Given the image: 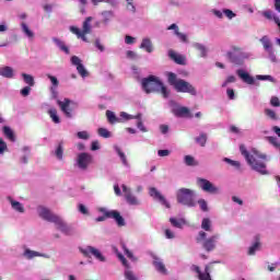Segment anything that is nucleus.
I'll list each match as a JSON object with an SVG mask.
<instances>
[{
	"instance_id": "1",
	"label": "nucleus",
	"mask_w": 280,
	"mask_h": 280,
	"mask_svg": "<svg viewBox=\"0 0 280 280\" xmlns=\"http://www.w3.org/2000/svg\"><path fill=\"white\" fill-rule=\"evenodd\" d=\"M240 151L243 158L246 159V162L249 165V167H252L254 172H258L262 176L269 175V172L267 171V164L256 160L257 158L259 160L265 161L267 160V154L258 151L257 149H252V154H250L249 151L246 150L245 144L240 145Z\"/></svg>"
},
{
	"instance_id": "2",
	"label": "nucleus",
	"mask_w": 280,
	"mask_h": 280,
	"mask_svg": "<svg viewBox=\"0 0 280 280\" xmlns=\"http://www.w3.org/2000/svg\"><path fill=\"white\" fill-rule=\"evenodd\" d=\"M38 215L47 222L56 224L57 230L67 236L73 235V229L69 226L59 215L51 213V211L43 206L38 207Z\"/></svg>"
},
{
	"instance_id": "3",
	"label": "nucleus",
	"mask_w": 280,
	"mask_h": 280,
	"mask_svg": "<svg viewBox=\"0 0 280 280\" xmlns=\"http://www.w3.org/2000/svg\"><path fill=\"white\" fill-rule=\"evenodd\" d=\"M167 83L176 90L178 93H188L191 96H196L197 92L195 86L184 79H177V74L174 72L166 73Z\"/></svg>"
},
{
	"instance_id": "4",
	"label": "nucleus",
	"mask_w": 280,
	"mask_h": 280,
	"mask_svg": "<svg viewBox=\"0 0 280 280\" xmlns=\"http://www.w3.org/2000/svg\"><path fill=\"white\" fill-rule=\"evenodd\" d=\"M220 235L213 234L211 237L207 238V233L203 231H200L199 234L196 237L197 244H201L203 250L211 253L217 249V243L219 241Z\"/></svg>"
},
{
	"instance_id": "5",
	"label": "nucleus",
	"mask_w": 280,
	"mask_h": 280,
	"mask_svg": "<svg viewBox=\"0 0 280 280\" xmlns=\"http://www.w3.org/2000/svg\"><path fill=\"white\" fill-rule=\"evenodd\" d=\"M163 81L153 74L142 79V90L145 92V94L160 92V88H163Z\"/></svg>"
},
{
	"instance_id": "6",
	"label": "nucleus",
	"mask_w": 280,
	"mask_h": 280,
	"mask_svg": "<svg viewBox=\"0 0 280 280\" xmlns=\"http://www.w3.org/2000/svg\"><path fill=\"white\" fill-rule=\"evenodd\" d=\"M195 191L188 188H182L177 190V202L184 205L188 208H194L195 202Z\"/></svg>"
},
{
	"instance_id": "7",
	"label": "nucleus",
	"mask_w": 280,
	"mask_h": 280,
	"mask_svg": "<svg viewBox=\"0 0 280 280\" xmlns=\"http://www.w3.org/2000/svg\"><path fill=\"white\" fill-rule=\"evenodd\" d=\"M92 18L89 16L85 19L84 23H82V31L75 26H70V32H72L77 38H81L82 42H89L86 38V35H90L92 33V26H91Z\"/></svg>"
},
{
	"instance_id": "8",
	"label": "nucleus",
	"mask_w": 280,
	"mask_h": 280,
	"mask_svg": "<svg viewBox=\"0 0 280 280\" xmlns=\"http://www.w3.org/2000/svg\"><path fill=\"white\" fill-rule=\"evenodd\" d=\"M100 212H102L104 215L98 217L96 219V222H104L106 219H114L116 224H118V226H125L126 222L124 217L119 213V211L117 210H106L104 208L100 209Z\"/></svg>"
},
{
	"instance_id": "9",
	"label": "nucleus",
	"mask_w": 280,
	"mask_h": 280,
	"mask_svg": "<svg viewBox=\"0 0 280 280\" xmlns=\"http://www.w3.org/2000/svg\"><path fill=\"white\" fill-rule=\"evenodd\" d=\"M80 252L85 257H91L92 255L94 258L98 259L102 262L106 261V258L102 255L98 248L88 246L85 248H80Z\"/></svg>"
},
{
	"instance_id": "10",
	"label": "nucleus",
	"mask_w": 280,
	"mask_h": 280,
	"mask_svg": "<svg viewBox=\"0 0 280 280\" xmlns=\"http://www.w3.org/2000/svg\"><path fill=\"white\" fill-rule=\"evenodd\" d=\"M197 184H199V187L208 194L217 195L219 192V188L213 186V184L206 178L197 179Z\"/></svg>"
},
{
	"instance_id": "11",
	"label": "nucleus",
	"mask_w": 280,
	"mask_h": 280,
	"mask_svg": "<svg viewBox=\"0 0 280 280\" xmlns=\"http://www.w3.org/2000/svg\"><path fill=\"white\" fill-rule=\"evenodd\" d=\"M57 105L61 108L65 116L72 118L74 103L71 100L65 98L63 102L57 101Z\"/></svg>"
},
{
	"instance_id": "12",
	"label": "nucleus",
	"mask_w": 280,
	"mask_h": 280,
	"mask_svg": "<svg viewBox=\"0 0 280 280\" xmlns=\"http://www.w3.org/2000/svg\"><path fill=\"white\" fill-rule=\"evenodd\" d=\"M211 265L212 264L206 266V268L203 269V273L200 271V267L196 265H191L190 270L197 273L199 280H212L210 275Z\"/></svg>"
},
{
	"instance_id": "13",
	"label": "nucleus",
	"mask_w": 280,
	"mask_h": 280,
	"mask_svg": "<svg viewBox=\"0 0 280 280\" xmlns=\"http://www.w3.org/2000/svg\"><path fill=\"white\" fill-rule=\"evenodd\" d=\"M77 163L81 170H86L92 163V156L88 153H80Z\"/></svg>"
},
{
	"instance_id": "14",
	"label": "nucleus",
	"mask_w": 280,
	"mask_h": 280,
	"mask_svg": "<svg viewBox=\"0 0 280 280\" xmlns=\"http://www.w3.org/2000/svg\"><path fill=\"white\" fill-rule=\"evenodd\" d=\"M71 62L73 66L77 67V72H79V74L82 78H86L89 75V72L85 70V68L82 63V60H80V58L78 56H72Z\"/></svg>"
},
{
	"instance_id": "15",
	"label": "nucleus",
	"mask_w": 280,
	"mask_h": 280,
	"mask_svg": "<svg viewBox=\"0 0 280 280\" xmlns=\"http://www.w3.org/2000/svg\"><path fill=\"white\" fill-rule=\"evenodd\" d=\"M122 192H125V198L128 205L131 206H138L140 205V201L137 199L136 196H133L126 185H121Z\"/></svg>"
},
{
	"instance_id": "16",
	"label": "nucleus",
	"mask_w": 280,
	"mask_h": 280,
	"mask_svg": "<svg viewBox=\"0 0 280 280\" xmlns=\"http://www.w3.org/2000/svg\"><path fill=\"white\" fill-rule=\"evenodd\" d=\"M149 195H150V197L160 200V202L162 205H164L166 207V209L171 208L170 203L165 200V197L162 196L161 192L155 187L150 188Z\"/></svg>"
},
{
	"instance_id": "17",
	"label": "nucleus",
	"mask_w": 280,
	"mask_h": 280,
	"mask_svg": "<svg viewBox=\"0 0 280 280\" xmlns=\"http://www.w3.org/2000/svg\"><path fill=\"white\" fill-rule=\"evenodd\" d=\"M236 74L243 82H245L248 85L255 84V78H253L249 73H247L245 70H236Z\"/></svg>"
},
{
	"instance_id": "18",
	"label": "nucleus",
	"mask_w": 280,
	"mask_h": 280,
	"mask_svg": "<svg viewBox=\"0 0 280 280\" xmlns=\"http://www.w3.org/2000/svg\"><path fill=\"white\" fill-rule=\"evenodd\" d=\"M173 114L177 117L192 118L194 115L189 112L188 107H177L173 109Z\"/></svg>"
},
{
	"instance_id": "19",
	"label": "nucleus",
	"mask_w": 280,
	"mask_h": 280,
	"mask_svg": "<svg viewBox=\"0 0 280 280\" xmlns=\"http://www.w3.org/2000/svg\"><path fill=\"white\" fill-rule=\"evenodd\" d=\"M168 58L176 62V65H186V57L178 55L174 50L168 51Z\"/></svg>"
},
{
	"instance_id": "20",
	"label": "nucleus",
	"mask_w": 280,
	"mask_h": 280,
	"mask_svg": "<svg viewBox=\"0 0 280 280\" xmlns=\"http://www.w3.org/2000/svg\"><path fill=\"white\" fill-rule=\"evenodd\" d=\"M0 77L7 78V79H13L14 78V70L10 66H4L0 68Z\"/></svg>"
},
{
	"instance_id": "21",
	"label": "nucleus",
	"mask_w": 280,
	"mask_h": 280,
	"mask_svg": "<svg viewBox=\"0 0 280 280\" xmlns=\"http://www.w3.org/2000/svg\"><path fill=\"white\" fill-rule=\"evenodd\" d=\"M228 58L232 65H236V66L244 65V59L241 56L234 55L232 51L228 52Z\"/></svg>"
},
{
	"instance_id": "22",
	"label": "nucleus",
	"mask_w": 280,
	"mask_h": 280,
	"mask_svg": "<svg viewBox=\"0 0 280 280\" xmlns=\"http://www.w3.org/2000/svg\"><path fill=\"white\" fill-rule=\"evenodd\" d=\"M2 133L4 135V137L7 139H9L11 142H15V135L14 131L9 127V126H4L2 127Z\"/></svg>"
},
{
	"instance_id": "23",
	"label": "nucleus",
	"mask_w": 280,
	"mask_h": 280,
	"mask_svg": "<svg viewBox=\"0 0 280 280\" xmlns=\"http://www.w3.org/2000/svg\"><path fill=\"white\" fill-rule=\"evenodd\" d=\"M185 165L188 167H198L199 161L196 160L192 155H185L184 158Z\"/></svg>"
},
{
	"instance_id": "24",
	"label": "nucleus",
	"mask_w": 280,
	"mask_h": 280,
	"mask_svg": "<svg viewBox=\"0 0 280 280\" xmlns=\"http://www.w3.org/2000/svg\"><path fill=\"white\" fill-rule=\"evenodd\" d=\"M153 265L158 272L161 275H166V268L163 261H161L159 258H154Z\"/></svg>"
},
{
	"instance_id": "25",
	"label": "nucleus",
	"mask_w": 280,
	"mask_h": 280,
	"mask_svg": "<svg viewBox=\"0 0 280 280\" xmlns=\"http://www.w3.org/2000/svg\"><path fill=\"white\" fill-rule=\"evenodd\" d=\"M140 49H144L149 54L152 52L153 51L152 42H150L149 38H144L140 44Z\"/></svg>"
},
{
	"instance_id": "26",
	"label": "nucleus",
	"mask_w": 280,
	"mask_h": 280,
	"mask_svg": "<svg viewBox=\"0 0 280 280\" xmlns=\"http://www.w3.org/2000/svg\"><path fill=\"white\" fill-rule=\"evenodd\" d=\"M259 246H261V243H259V236H255V243L248 248V255H255L258 250Z\"/></svg>"
},
{
	"instance_id": "27",
	"label": "nucleus",
	"mask_w": 280,
	"mask_h": 280,
	"mask_svg": "<svg viewBox=\"0 0 280 280\" xmlns=\"http://www.w3.org/2000/svg\"><path fill=\"white\" fill-rule=\"evenodd\" d=\"M52 42L54 44L57 45V47L59 49H61L65 54L69 55V48L68 46H66L65 42H61L60 39H58L57 37H52Z\"/></svg>"
},
{
	"instance_id": "28",
	"label": "nucleus",
	"mask_w": 280,
	"mask_h": 280,
	"mask_svg": "<svg viewBox=\"0 0 280 280\" xmlns=\"http://www.w3.org/2000/svg\"><path fill=\"white\" fill-rule=\"evenodd\" d=\"M260 43H262L264 49H265L266 51L273 50V48H272V42H270V39H269L268 36L261 37V38H260Z\"/></svg>"
},
{
	"instance_id": "29",
	"label": "nucleus",
	"mask_w": 280,
	"mask_h": 280,
	"mask_svg": "<svg viewBox=\"0 0 280 280\" xmlns=\"http://www.w3.org/2000/svg\"><path fill=\"white\" fill-rule=\"evenodd\" d=\"M48 116H50L54 124L59 125L60 124V117L57 115L56 108H50L47 112Z\"/></svg>"
},
{
	"instance_id": "30",
	"label": "nucleus",
	"mask_w": 280,
	"mask_h": 280,
	"mask_svg": "<svg viewBox=\"0 0 280 280\" xmlns=\"http://www.w3.org/2000/svg\"><path fill=\"white\" fill-rule=\"evenodd\" d=\"M105 115L107 116L108 122L110 125H115V124L119 122V118L117 116H115L114 112L107 110V112H105Z\"/></svg>"
},
{
	"instance_id": "31",
	"label": "nucleus",
	"mask_w": 280,
	"mask_h": 280,
	"mask_svg": "<svg viewBox=\"0 0 280 280\" xmlns=\"http://www.w3.org/2000/svg\"><path fill=\"white\" fill-rule=\"evenodd\" d=\"M21 27L24 35H26L30 39L34 38V33L32 32V30L28 27L26 23L23 22L21 24Z\"/></svg>"
},
{
	"instance_id": "32",
	"label": "nucleus",
	"mask_w": 280,
	"mask_h": 280,
	"mask_svg": "<svg viewBox=\"0 0 280 280\" xmlns=\"http://www.w3.org/2000/svg\"><path fill=\"white\" fill-rule=\"evenodd\" d=\"M12 209L19 213H24L25 208L22 206L20 201H11Z\"/></svg>"
},
{
	"instance_id": "33",
	"label": "nucleus",
	"mask_w": 280,
	"mask_h": 280,
	"mask_svg": "<svg viewBox=\"0 0 280 280\" xmlns=\"http://www.w3.org/2000/svg\"><path fill=\"white\" fill-rule=\"evenodd\" d=\"M267 142H269L272 147L280 150V142L276 137L268 136L265 138Z\"/></svg>"
},
{
	"instance_id": "34",
	"label": "nucleus",
	"mask_w": 280,
	"mask_h": 280,
	"mask_svg": "<svg viewBox=\"0 0 280 280\" xmlns=\"http://www.w3.org/2000/svg\"><path fill=\"white\" fill-rule=\"evenodd\" d=\"M201 229L206 232H211V220L209 218L202 219Z\"/></svg>"
},
{
	"instance_id": "35",
	"label": "nucleus",
	"mask_w": 280,
	"mask_h": 280,
	"mask_svg": "<svg viewBox=\"0 0 280 280\" xmlns=\"http://www.w3.org/2000/svg\"><path fill=\"white\" fill-rule=\"evenodd\" d=\"M97 135L102 137L103 139H109L112 138V132H109L106 128H98Z\"/></svg>"
},
{
	"instance_id": "36",
	"label": "nucleus",
	"mask_w": 280,
	"mask_h": 280,
	"mask_svg": "<svg viewBox=\"0 0 280 280\" xmlns=\"http://www.w3.org/2000/svg\"><path fill=\"white\" fill-rule=\"evenodd\" d=\"M22 78L26 84H28L30 88H33L35 82L32 74L22 73Z\"/></svg>"
},
{
	"instance_id": "37",
	"label": "nucleus",
	"mask_w": 280,
	"mask_h": 280,
	"mask_svg": "<svg viewBox=\"0 0 280 280\" xmlns=\"http://www.w3.org/2000/svg\"><path fill=\"white\" fill-rule=\"evenodd\" d=\"M196 143L199 144L201 148L206 147L207 143V135L201 133L199 137L195 139Z\"/></svg>"
},
{
	"instance_id": "38",
	"label": "nucleus",
	"mask_w": 280,
	"mask_h": 280,
	"mask_svg": "<svg viewBox=\"0 0 280 280\" xmlns=\"http://www.w3.org/2000/svg\"><path fill=\"white\" fill-rule=\"evenodd\" d=\"M195 49L199 50V56L201 58H205L207 56V49L203 45L199 44V43H196L194 45Z\"/></svg>"
},
{
	"instance_id": "39",
	"label": "nucleus",
	"mask_w": 280,
	"mask_h": 280,
	"mask_svg": "<svg viewBox=\"0 0 280 280\" xmlns=\"http://www.w3.org/2000/svg\"><path fill=\"white\" fill-rule=\"evenodd\" d=\"M24 256H26L27 259H33L34 257H42L43 255L39 252H33L31 249H26L24 252Z\"/></svg>"
},
{
	"instance_id": "40",
	"label": "nucleus",
	"mask_w": 280,
	"mask_h": 280,
	"mask_svg": "<svg viewBox=\"0 0 280 280\" xmlns=\"http://www.w3.org/2000/svg\"><path fill=\"white\" fill-rule=\"evenodd\" d=\"M115 250H116V254L118 255V259L121 261V265L125 266V268L127 270H129L130 266H129L128 260L126 259V257L121 253H119L118 249H115Z\"/></svg>"
},
{
	"instance_id": "41",
	"label": "nucleus",
	"mask_w": 280,
	"mask_h": 280,
	"mask_svg": "<svg viewBox=\"0 0 280 280\" xmlns=\"http://www.w3.org/2000/svg\"><path fill=\"white\" fill-rule=\"evenodd\" d=\"M223 162L230 164V166L235 167L236 170L241 168V163L238 161H234L232 159L225 158V159H223Z\"/></svg>"
},
{
	"instance_id": "42",
	"label": "nucleus",
	"mask_w": 280,
	"mask_h": 280,
	"mask_svg": "<svg viewBox=\"0 0 280 280\" xmlns=\"http://www.w3.org/2000/svg\"><path fill=\"white\" fill-rule=\"evenodd\" d=\"M55 154H56V158H57L59 161L62 160V156H63V154H65V149L62 148V143H59V144H58Z\"/></svg>"
},
{
	"instance_id": "43",
	"label": "nucleus",
	"mask_w": 280,
	"mask_h": 280,
	"mask_svg": "<svg viewBox=\"0 0 280 280\" xmlns=\"http://www.w3.org/2000/svg\"><path fill=\"white\" fill-rule=\"evenodd\" d=\"M116 152L118 153V155H119V158L121 160L122 165L128 166L129 165L128 159H126V155L122 152V150H120L119 148H116Z\"/></svg>"
},
{
	"instance_id": "44",
	"label": "nucleus",
	"mask_w": 280,
	"mask_h": 280,
	"mask_svg": "<svg viewBox=\"0 0 280 280\" xmlns=\"http://www.w3.org/2000/svg\"><path fill=\"white\" fill-rule=\"evenodd\" d=\"M120 117H121L122 119H126V120H130V119H141V114H139V115H137V116H131V115H129V114L126 113V112H121V113H120Z\"/></svg>"
},
{
	"instance_id": "45",
	"label": "nucleus",
	"mask_w": 280,
	"mask_h": 280,
	"mask_svg": "<svg viewBox=\"0 0 280 280\" xmlns=\"http://www.w3.org/2000/svg\"><path fill=\"white\" fill-rule=\"evenodd\" d=\"M257 80H259V81L275 82L273 77H272V75H269V74H257Z\"/></svg>"
},
{
	"instance_id": "46",
	"label": "nucleus",
	"mask_w": 280,
	"mask_h": 280,
	"mask_svg": "<svg viewBox=\"0 0 280 280\" xmlns=\"http://www.w3.org/2000/svg\"><path fill=\"white\" fill-rule=\"evenodd\" d=\"M262 16L266 18V20L275 21V18H277L272 11L266 10L262 12Z\"/></svg>"
},
{
	"instance_id": "47",
	"label": "nucleus",
	"mask_w": 280,
	"mask_h": 280,
	"mask_svg": "<svg viewBox=\"0 0 280 280\" xmlns=\"http://www.w3.org/2000/svg\"><path fill=\"white\" fill-rule=\"evenodd\" d=\"M197 203L200 206L202 212L209 211V207L207 206V201L205 199H200L199 201H197Z\"/></svg>"
},
{
	"instance_id": "48",
	"label": "nucleus",
	"mask_w": 280,
	"mask_h": 280,
	"mask_svg": "<svg viewBox=\"0 0 280 280\" xmlns=\"http://www.w3.org/2000/svg\"><path fill=\"white\" fill-rule=\"evenodd\" d=\"M156 93H161L163 98L170 97V91L166 89L164 84L160 86V92Z\"/></svg>"
},
{
	"instance_id": "49",
	"label": "nucleus",
	"mask_w": 280,
	"mask_h": 280,
	"mask_svg": "<svg viewBox=\"0 0 280 280\" xmlns=\"http://www.w3.org/2000/svg\"><path fill=\"white\" fill-rule=\"evenodd\" d=\"M125 279L126 280H138L137 277L135 276V273L129 269H127L125 271Z\"/></svg>"
},
{
	"instance_id": "50",
	"label": "nucleus",
	"mask_w": 280,
	"mask_h": 280,
	"mask_svg": "<svg viewBox=\"0 0 280 280\" xmlns=\"http://www.w3.org/2000/svg\"><path fill=\"white\" fill-rule=\"evenodd\" d=\"M172 225L174 228H178V229H182L183 228V222L180 220H177V219H174V218H171L170 219Z\"/></svg>"
},
{
	"instance_id": "51",
	"label": "nucleus",
	"mask_w": 280,
	"mask_h": 280,
	"mask_svg": "<svg viewBox=\"0 0 280 280\" xmlns=\"http://www.w3.org/2000/svg\"><path fill=\"white\" fill-rule=\"evenodd\" d=\"M77 138L82 139V140H89L90 135L86 131H79V132H77Z\"/></svg>"
},
{
	"instance_id": "52",
	"label": "nucleus",
	"mask_w": 280,
	"mask_h": 280,
	"mask_svg": "<svg viewBox=\"0 0 280 280\" xmlns=\"http://www.w3.org/2000/svg\"><path fill=\"white\" fill-rule=\"evenodd\" d=\"M174 35H176L178 39L182 40L183 43H188V37L186 34L177 32V33H174Z\"/></svg>"
},
{
	"instance_id": "53",
	"label": "nucleus",
	"mask_w": 280,
	"mask_h": 280,
	"mask_svg": "<svg viewBox=\"0 0 280 280\" xmlns=\"http://www.w3.org/2000/svg\"><path fill=\"white\" fill-rule=\"evenodd\" d=\"M171 151L167 149H163V150H158V156L160 158H166L170 156Z\"/></svg>"
},
{
	"instance_id": "54",
	"label": "nucleus",
	"mask_w": 280,
	"mask_h": 280,
	"mask_svg": "<svg viewBox=\"0 0 280 280\" xmlns=\"http://www.w3.org/2000/svg\"><path fill=\"white\" fill-rule=\"evenodd\" d=\"M270 105L275 107H280V100L278 96H272L270 98Z\"/></svg>"
},
{
	"instance_id": "55",
	"label": "nucleus",
	"mask_w": 280,
	"mask_h": 280,
	"mask_svg": "<svg viewBox=\"0 0 280 280\" xmlns=\"http://www.w3.org/2000/svg\"><path fill=\"white\" fill-rule=\"evenodd\" d=\"M47 78H48V80H50L54 88H58L59 82L56 77H54L51 74H47Z\"/></svg>"
},
{
	"instance_id": "56",
	"label": "nucleus",
	"mask_w": 280,
	"mask_h": 280,
	"mask_svg": "<svg viewBox=\"0 0 280 280\" xmlns=\"http://www.w3.org/2000/svg\"><path fill=\"white\" fill-rule=\"evenodd\" d=\"M31 91H32L31 86L23 88V89L21 90V95H22L23 97H27V96L31 94Z\"/></svg>"
},
{
	"instance_id": "57",
	"label": "nucleus",
	"mask_w": 280,
	"mask_h": 280,
	"mask_svg": "<svg viewBox=\"0 0 280 280\" xmlns=\"http://www.w3.org/2000/svg\"><path fill=\"white\" fill-rule=\"evenodd\" d=\"M223 13L225 14V18H229L230 20L235 18V13L232 10H230V9H224Z\"/></svg>"
},
{
	"instance_id": "58",
	"label": "nucleus",
	"mask_w": 280,
	"mask_h": 280,
	"mask_svg": "<svg viewBox=\"0 0 280 280\" xmlns=\"http://www.w3.org/2000/svg\"><path fill=\"white\" fill-rule=\"evenodd\" d=\"M8 150V144L3 139H0V154H3Z\"/></svg>"
},
{
	"instance_id": "59",
	"label": "nucleus",
	"mask_w": 280,
	"mask_h": 280,
	"mask_svg": "<svg viewBox=\"0 0 280 280\" xmlns=\"http://www.w3.org/2000/svg\"><path fill=\"white\" fill-rule=\"evenodd\" d=\"M266 52H267V55H269L270 61H271L272 63H276V62H277V57H276V55H275V50H268V51H266Z\"/></svg>"
},
{
	"instance_id": "60",
	"label": "nucleus",
	"mask_w": 280,
	"mask_h": 280,
	"mask_svg": "<svg viewBox=\"0 0 280 280\" xmlns=\"http://www.w3.org/2000/svg\"><path fill=\"white\" fill-rule=\"evenodd\" d=\"M121 246H122V250H125V254L127 255V257H128L129 259H132V257H133L132 252H130L129 248L126 247L125 244H121Z\"/></svg>"
},
{
	"instance_id": "61",
	"label": "nucleus",
	"mask_w": 280,
	"mask_h": 280,
	"mask_svg": "<svg viewBox=\"0 0 280 280\" xmlns=\"http://www.w3.org/2000/svg\"><path fill=\"white\" fill-rule=\"evenodd\" d=\"M265 114H266L267 116H269L270 119H276V112H273L272 109L267 108V109L265 110Z\"/></svg>"
},
{
	"instance_id": "62",
	"label": "nucleus",
	"mask_w": 280,
	"mask_h": 280,
	"mask_svg": "<svg viewBox=\"0 0 280 280\" xmlns=\"http://www.w3.org/2000/svg\"><path fill=\"white\" fill-rule=\"evenodd\" d=\"M100 150V141L95 140L91 144V151H97Z\"/></svg>"
},
{
	"instance_id": "63",
	"label": "nucleus",
	"mask_w": 280,
	"mask_h": 280,
	"mask_svg": "<svg viewBox=\"0 0 280 280\" xmlns=\"http://www.w3.org/2000/svg\"><path fill=\"white\" fill-rule=\"evenodd\" d=\"M165 236H166V238H168V240H174L175 234H174L170 229H166V230H165Z\"/></svg>"
},
{
	"instance_id": "64",
	"label": "nucleus",
	"mask_w": 280,
	"mask_h": 280,
	"mask_svg": "<svg viewBox=\"0 0 280 280\" xmlns=\"http://www.w3.org/2000/svg\"><path fill=\"white\" fill-rule=\"evenodd\" d=\"M79 212L84 214V215L89 214V210L85 208L84 205L79 206Z\"/></svg>"
}]
</instances>
